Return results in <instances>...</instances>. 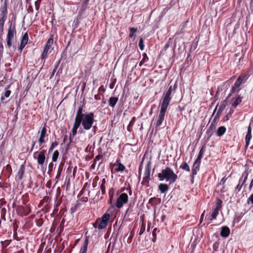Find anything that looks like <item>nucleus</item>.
Wrapping results in <instances>:
<instances>
[{
    "mask_svg": "<svg viewBox=\"0 0 253 253\" xmlns=\"http://www.w3.org/2000/svg\"><path fill=\"white\" fill-rule=\"evenodd\" d=\"M76 114L82 124V126L85 130H89L93 126L95 115L93 112H85L84 105H80L78 108Z\"/></svg>",
    "mask_w": 253,
    "mask_h": 253,
    "instance_id": "1",
    "label": "nucleus"
},
{
    "mask_svg": "<svg viewBox=\"0 0 253 253\" xmlns=\"http://www.w3.org/2000/svg\"><path fill=\"white\" fill-rule=\"evenodd\" d=\"M158 177L160 181H163L166 179L167 182L171 184L176 181L178 176L171 168L166 167L162 170L161 172L158 174Z\"/></svg>",
    "mask_w": 253,
    "mask_h": 253,
    "instance_id": "2",
    "label": "nucleus"
},
{
    "mask_svg": "<svg viewBox=\"0 0 253 253\" xmlns=\"http://www.w3.org/2000/svg\"><path fill=\"white\" fill-rule=\"evenodd\" d=\"M177 88V83L176 81L173 85L169 86L168 90L164 92L162 97V102L161 105L168 107L172 98V95L174 94Z\"/></svg>",
    "mask_w": 253,
    "mask_h": 253,
    "instance_id": "3",
    "label": "nucleus"
},
{
    "mask_svg": "<svg viewBox=\"0 0 253 253\" xmlns=\"http://www.w3.org/2000/svg\"><path fill=\"white\" fill-rule=\"evenodd\" d=\"M53 43V40L52 38H49L46 42V43L44 47L43 52L41 55V58L39 60H41L42 67L45 62L48 55L51 52L52 50V45Z\"/></svg>",
    "mask_w": 253,
    "mask_h": 253,
    "instance_id": "4",
    "label": "nucleus"
},
{
    "mask_svg": "<svg viewBox=\"0 0 253 253\" xmlns=\"http://www.w3.org/2000/svg\"><path fill=\"white\" fill-rule=\"evenodd\" d=\"M46 150L42 149L40 152H35L33 154V158L34 159L37 160L38 165L42 167L45 161Z\"/></svg>",
    "mask_w": 253,
    "mask_h": 253,
    "instance_id": "5",
    "label": "nucleus"
},
{
    "mask_svg": "<svg viewBox=\"0 0 253 253\" xmlns=\"http://www.w3.org/2000/svg\"><path fill=\"white\" fill-rule=\"evenodd\" d=\"M245 79V76H240L237 78V79L236 80V82H235L234 85L232 86L231 89L230 90V92L228 94L226 100L228 99L231 96L232 93L235 92L236 91H239V90H240L239 87L240 86L241 84L243 83Z\"/></svg>",
    "mask_w": 253,
    "mask_h": 253,
    "instance_id": "6",
    "label": "nucleus"
},
{
    "mask_svg": "<svg viewBox=\"0 0 253 253\" xmlns=\"http://www.w3.org/2000/svg\"><path fill=\"white\" fill-rule=\"evenodd\" d=\"M128 201V195L125 193H123L118 197L115 205L116 207L120 209L122 208L125 204H127Z\"/></svg>",
    "mask_w": 253,
    "mask_h": 253,
    "instance_id": "7",
    "label": "nucleus"
},
{
    "mask_svg": "<svg viewBox=\"0 0 253 253\" xmlns=\"http://www.w3.org/2000/svg\"><path fill=\"white\" fill-rule=\"evenodd\" d=\"M168 107L161 105V109L158 116V119L157 121L156 127L157 128L162 125V123L164 121L165 116L167 112Z\"/></svg>",
    "mask_w": 253,
    "mask_h": 253,
    "instance_id": "8",
    "label": "nucleus"
},
{
    "mask_svg": "<svg viewBox=\"0 0 253 253\" xmlns=\"http://www.w3.org/2000/svg\"><path fill=\"white\" fill-rule=\"evenodd\" d=\"M250 170L249 168H246L245 171L243 172V177H244V179L242 181V183L241 184H238L235 188V190L239 192L243 186H244V188L246 187L247 185L246 184V181L247 180L248 175L249 174Z\"/></svg>",
    "mask_w": 253,
    "mask_h": 253,
    "instance_id": "9",
    "label": "nucleus"
},
{
    "mask_svg": "<svg viewBox=\"0 0 253 253\" xmlns=\"http://www.w3.org/2000/svg\"><path fill=\"white\" fill-rule=\"evenodd\" d=\"M81 125L82 124L78 118V116H77V114H76L75 122L71 130L72 136H75L77 134L78 129L80 127Z\"/></svg>",
    "mask_w": 253,
    "mask_h": 253,
    "instance_id": "10",
    "label": "nucleus"
},
{
    "mask_svg": "<svg viewBox=\"0 0 253 253\" xmlns=\"http://www.w3.org/2000/svg\"><path fill=\"white\" fill-rule=\"evenodd\" d=\"M16 29L15 25L12 26V24H10V26L8 29V32L6 37L11 40L14 39V36L16 35Z\"/></svg>",
    "mask_w": 253,
    "mask_h": 253,
    "instance_id": "11",
    "label": "nucleus"
},
{
    "mask_svg": "<svg viewBox=\"0 0 253 253\" xmlns=\"http://www.w3.org/2000/svg\"><path fill=\"white\" fill-rule=\"evenodd\" d=\"M230 233V230L227 226H223L221 228L220 236L223 238H227L229 236Z\"/></svg>",
    "mask_w": 253,
    "mask_h": 253,
    "instance_id": "12",
    "label": "nucleus"
},
{
    "mask_svg": "<svg viewBox=\"0 0 253 253\" xmlns=\"http://www.w3.org/2000/svg\"><path fill=\"white\" fill-rule=\"evenodd\" d=\"M25 167L24 164L20 166L16 175V178L19 180L23 178V174L25 171Z\"/></svg>",
    "mask_w": 253,
    "mask_h": 253,
    "instance_id": "13",
    "label": "nucleus"
},
{
    "mask_svg": "<svg viewBox=\"0 0 253 253\" xmlns=\"http://www.w3.org/2000/svg\"><path fill=\"white\" fill-rule=\"evenodd\" d=\"M151 172V162L149 161L145 167V171L144 173V178H150Z\"/></svg>",
    "mask_w": 253,
    "mask_h": 253,
    "instance_id": "14",
    "label": "nucleus"
},
{
    "mask_svg": "<svg viewBox=\"0 0 253 253\" xmlns=\"http://www.w3.org/2000/svg\"><path fill=\"white\" fill-rule=\"evenodd\" d=\"M89 243V237L86 236L84 246L81 248L79 253H86Z\"/></svg>",
    "mask_w": 253,
    "mask_h": 253,
    "instance_id": "15",
    "label": "nucleus"
},
{
    "mask_svg": "<svg viewBox=\"0 0 253 253\" xmlns=\"http://www.w3.org/2000/svg\"><path fill=\"white\" fill-rule=\"evenodd\" d=\"M7 16L0 15V34H3L4 23L6 20Z\"/></svg>",
    "mask_w": 253,
    "mask_h": 253,
    "instance_id": "16",
    "label": "nucleus"
},
{
    "mask_svg": "<svg viewBox=\"0 0 253 253\" xmlns=\"http://www.w3.org/2000/svg\"><path fill=\"white\" fill-rule=\"evenodd\" d=\"M158 188L161 193H165L169 190V186L167 184L161 183L159 185Z\"/></svg>",
    "mask_w": 253,
    "mask_h": 253,
    "instance_id": "17",
    "label": "nucleus"
},
{
    "mask_svg": "<svg viewBox=\"0 0 253 253\" xmlns=\"http://www.w3.org/2000/svg\"><path fill=\"white\" fill-rule=\"evenodd\" d=\"M119 100L117 97H111L109 100V105L112 108H114Z\"/></svg>",
    "mask_w": 253,
    "mask_h": 253,
    "instance_id": "18",
    "label": "nucleus"
},
{
    "mask_svg": "<svg viewBox=\"0 0 253 253\" xmlns=\"http://www.w3.org/2000/svg\"><path fill=\"white\" fill-rule=\"evenodd\" d=\"M7 1L6 0L4 1L1 7V15H4L7 16Z\"/></svg>",
    "mask_w": 253,
    "mask_h": 253,
    "instance_id": "19",
    "label": "nucleus"
},
{
    "mask_svg": "<svg viewBox=\"0 0 253 253\" xmlns=\"http://www.w3.org/2000/svg\"><path fill=\"white\" fill-rule=\"evenodd\" d=\"M226 128L224 126H221L217 128L216 135L219 137L222 136L226 132Z\"/></svg>",
    "mask_w": 253,
    "mask_h": 253,
    "instance_id": "20",
    "label": "nucleus"
},
{
    "mask_svg": "<svg viewBox=\"0 0 253 253\" xmlns=\"http://www.w3.org/2000/svg\"><path fill=\"white\" fill-rule=\"evenodd\" d=\"M243 97L238 95L236 98L234 99L232 104V107L235 108L241 102Z\"/></svg>",
    "mask_w": 253,
    "mask_h": 253,
    "instance_id": "21",
    "label": "nucleus"
},
{
    "mask_svg": "<svg viewBox=\"0 0 253 253\" xmlns=\"http://www.w3.org/2000/svg\"><path fill=\"white\" fill-rule=\"evenodd\" d=\"M218 211L213 209L211 215L208 217V220L209 221H211L213 219H215L216 218L218 214Z\"/></svg>",
    "mask_w": 253,
    "mask_h": 253,
    "instance_id": "22",
    "label": "nucleus"
},
{
    "mask_svg": "<svg viewBox=\"0 0 253 253\" xmlns=\"http://www.w3.org/2000/svg\"><path fill=\"white\" fill-rule=\"evenodd\" d=\"M200 169V166L198 164H196L193 163L192 168V171L191 173H192V176L193 175H196L198 172V171Z\"/></svg>",
    "mask_w": 253,
    "mask_h": 253,
    "instance_id": "23",
    "label": "nucleus"
},
{
    "mask_svg": "<svg viewBox=\"0 0 253 253\" xmlns=\"http://www.w3.org/2000/svg\"><path fill=\"white\" fill-rule=\"evenodd\" d=\"M217 123V121L213 120L208 130H207V133H208L210 131H211L212 130L214 129L216 127Z\"/></svg>",
    "mask_w": 253,
    "mask_h": 253,
    "instance_id": "24",
    "label": "nucleus"
},
{
    "mask_svg": "<svg viewBox=\"0 0 253 253\" xmlns=\"http://www.w3.org/2000/svg\"><path fill=\"white\" fill-rule=\"evenodd\" d=\"M252 138V134L249 133H247V134L246 135L245 137V141H246V145L245 147L246 148H247L250 144V140Z\"/></svg>",
    "mask_w": 253,
    "mask_h": 253,
    "instance_id": "25",
    "label": "nucleus"
},
{
    "mask_svg": "<svg viewBox=\"0 0 253 253\" xmlns=\"http://www.w3.org/2000/svg\"><path fill=\"white\" fill-rule=\"evenodd\" d=\"M48 136V134H47V130L45 127V126H43L41 129L40 136V137H42V138H45L46 137Z\"/></svg>",
    "mask_w": 253,
    "mask_h": 253,
    "instance_id": "26",
    "label": "nucleus"
},
{
    "mask_svg": "<svg viewBox=\"0 0 253 253\" xmlns=\"http://www.w3.org/2000/svg\"><path fill=\"white\" fill-rule=\"evenodd\" d=\"M151 180L150 178H143V180L141 182V184L142 185L145 186L146 187H148L150 186V180Z\"/></svg>",
    "mask_w": 253,
    "mask_h": 253,
    "instance_id": "27",
    "label": "nucleus"
},
{
    "mask_svg": "<svg viewBox=\"0 0 253 253\" xmlns=\"http://www.w3.org/2000/svg\"><path fill=\"white\" fill-rule=\"evenodd\" d=\"M222 201L220 199H217L215 204V207L213 209L219 211L222 207Z\"/></svg>",
    "mask_w": 253,
    "mask_h": 253,
    "instance_id": "28",
    "label": "nucleus"
},
{
    "mask_svg": "<svg viewBox=\"0 0 253 253\" xmlns=\"http://www.w3.org/2000/svg\"><path fill=\"white\" fill-rule=\"evenodd\" d=\"M205 151H206V146L203 145L199 151L197 158H200L202 159V158L203 157V155L204 154V153L205 152Z\"/></svg>",
    "mask_w": 253,
    "mask_h": 253,
    "instance_id": "29",
    "label": "nucleus"
},
{
    "mask_svg": "<svg viewBox=\"0 0 253 253\" xmlns=\"http://www.w3.org/2000/svg\"><path fill=\"white\" fill-rule=\"evenodd\" d=\"M180 168L187 171H190V167L186 162H184L180 166Z\"/></svg>",
    "mask_w": 253,
    "mask_h": 253,
    "instance_id": "30",
    "label": "nucleus"
},
{
    "mask_svg": "<svg viewBox=\"0 0 253 253\" xmlns=\"http://www.w3.org/2000/svg\"><path fill=\"white\" fill-rule=\"evenodd\" d=\"M46 142L45 138H42V137H40L38 139V142L39 144V146L40 147V150L43 149L42 148L44 147V145H42L43 143H44Z\"/></svg>",
    "mask_w": 253,
    "mask_h": 253,
    "instance_id": "31",
    "label": "nucleus"
},
{
    "mask_svg": "<svg viewBox=\"0 0 253 253\" xmlns=\"http://www.w3.org/2000/svg\"><path fill=\"white\" fill-rule=\"evenodd\" d=\"M59 155V153L58 150H55L52 156V161L53 162H55L57 161V159L58 158Z\"/></svg>",
    "mask_w": 253,
    "mask_h": 253,
    "instance_id": "32",
    "label": "nucleus"
},
{
    "mask_svg": "<svg viewBox=\"0 0 253 253\" xmlns=\"http://www.w3.org/2000/svg\"><path fill=\"white\" fill-rule=\"evenodd\" d=\"M110 214L107 213H105L101 217L102 221L105 222L106 223H107L108 221L110 219Z\"/></svg>",
    "mask_w": 253,
    "mask_h": 253,
    "instance_id": "33",
    "label": "nucleus"
},
{
    "mask_svg": "<svg viewBox=\"0 0 253 253\" xmlns=\"http://www.w3.org/2000/svg\"><path fill=\"white\" fill-rule=\"evenodd\" d=\"M125 169V167L121 163H119L118 166V168L116 169V171L123 172Z\"/></svg>",
    "mask_w": 253,
    "mask_h": 253,
    "instance_id": "34",
    "label": "nucleus"
},
{
    "mask_svg": "<svg viewBox=\"0 0 253 253\" xmlns=\"http://www.w3.org/2000/svg\"><path fill=\"white\" fill-rule=\"evenodd\" d=\"M227 105V101L225 100L219 107L218 110L217 111L219 112H222L224 109L225 108Z\"/></svg>",
    "mask_w": 253,
    "mask_h": 253,
    "instance_id": "35",
    "label": "nucleus"
},
{
    "mask_svg": "<svg viewBox=\"0 0 253 253\" xmlns=\"http://www.w3.org/2000/svg\"><path fill=\"white\" fill-rule=\"evenodd\" d=\"M172 42V38H169L167 42L166 43V44L165 45L164 47V50L165 51H166L168 48L170 46V44H171Z\"/></svg>",
    "mask_w": 253,
    "mask_h": 253,
    "instance_id": "36",
    "label": "nucleus"
},
{
    "mask_svg": "<svg viewBox=\"0 0 253 253\" xmlns=\"http://www.w3.org/2000/svg\"><path fill=\"white\" fill-rule=\"evenodd\" d=\"M107 225V223L104 222L102 220L100 222L97 228L98 229H103L106 228Z\"/></svg>",
    "mask_w": 253,
    "mask_h": 253,
    "instance_id": "37",
    "label": "nucleus"
},
{
    "mask_svg": "<svg viewBox=\"0 0 253 253\" xmlns=\"http://www.w3.org/2000/svg\"><path fill=\"white\" fill-rule=\"evenodd\" d=\"M129 37L132 38L134 36V33L137 31V29L135 28H129Z\"/></svg>",
    "mask_w": 253,
    "mask_h": 253,
    "instance_id": "38",
    "label": "nucleus"
},
{
    "mask_svg": "<svg viewBox=\"0 0 253 253\" xmlns=\"http://www.w3.org/2000/svg\"><path fill=\"white\" fill-rule=\"evenodd\" d=\"M58 143L57 141L52 142L48 150V153H51L54 148L58 145Z\"/></svg>",
    "mask_w": 253,
    "mask_h": 253,
    "instance_id": "39",
    "label": "nucleus"
},
{
    "mask_svg": "<svg viewBox=\"0 0 253 253\" xmlns=\"http://www.w3.org/2000/svg\"><path fill=\"white\" fill-rule=\"evenodd\" d=\"M138 45L139 47V48L141 50H143L144 49V40L143 38H141L139 39Z\"/></svg>",
    "mask_w": 253,
    "mask_h": 253,
    "instance_id": "40",
    "label": "nucleus"
},
{
    "mask_svg": "<svg viewBox=\"0 0 253 253\" xmlns=\"http://www.w3.org/2000/svg\"><path fill=\"white\" fill-rule=\"evenodd\" d=\"M28 39H29L28 35L27 33H25L22 37V39L21 41V42H24V43L27 44L28 42Z\"/></svg>",
    "mask_w": 253,
    "mask_h": 253,
    "instance_id": "41",
    "label": "nucleus"
},
{
    "mask_svg": "<svg viewBox=\"0 0 253 253\" xmlns=\"http://www.w3.org/2000/svg\"><path fill=\"white\" fill-rule=\"evenodd\" d=\"M133 206H134V204H131L130 203L129 205V207L128 208V209L126 210V213H125V214L126 215L128 212H131V211H133Z\"/></svg>",
    "mask_w": 253,
    "mask_h": 253,
    "instance_id": "42",
    "label": "nucleus"
},
{
    "mask_svg": "<svg viewBox=\"0 0 253 253\" xmlns=\"http://www.w3.org/2000/svg\"><path fill=\"white\" fill-rule=\"evenodd\" d=\"M3 34H0V51L2 52L3 49V46L2 42V36Z\"/></svg>",
    "mask_w": 253,
    "mask_h": 253,
    "instance_id": "43",
    "label": "nucleus"
},
{
    "mask_svg": "<svg viewBox=\"0 0 253 253\" xmlns=\"http://www.w3.org/2000/svg\"><path fill=\"white\" fill-rule=\"evenodd\" d=\"M11 41L12 40L6 37V45L8 48H10L11 46Z\"/></svg>",
    "mask_w": 253,
    "mask_h": 253,
    "instance_id": "44",
    "label": "nucleus"
},
{
    "mask_svg": "<svg viewBox=\"0 0 253 253\" xmlns=\"http://www.w3.org/2000/svg\"><path fill=\"white\" fill-rule=\"evenodd\" d=\"M221 114V112L217 111V112L216 113V114L213 120H216V121L218 122V120L219 119L220 116Z\"/></svg>",
    "mask_w": 253,
    "mask_h": 253,
    "instance_id": "45",
    "label": "nucleus"
},
{
    "mask_svg": "<svg viewBox=\"0 0 253 253\" xmlns=\"http://www.w3.org/2000/svg\"><path fill=\"white\" fill-rule=\"evenodd\" d=\"M6 209L5 208H3L1 210V218H3L5 220V214L6 213Z\"/></svg>",
    "mask_w": 253,
    "mask_h": 253,
    "instance_id": "46",
    "label": "nucleus"
},
{
    "mask_svg": "<svg viewBox=\"0 0 253 253\" xmlns=\"http://www.w3.org/2000/svg\"><path fill=\"white\" fill-rule=\"evenodd\" d=\"M100 190L101 191L102 194L104 195L106 193L105 185H100Z\"/></svg>",
    "mask_w": 253,
    "mask_h": 253,
    "instance_id": "47",
    "label": "nucleus"
},
{
    "mask_svg": "<svg viewBox=\"0 0 253 253\" xmlns=\"http://www.w3.org/2000/svg\"><path fill=\"white\" fill-rule=\"evenodd\" d=\"M113 194H114L113 192H111V190H110L109 191V198H110L109 202L111 204L112 203V199H113Z\"/></svg>",
    "mask_w": 253,
    "mask_h": 253,
    "instance_id": "48",
    "label": "nucleus"
},
{
    "mask_svg": "<svg viewBox=\"0 0 253 253\" xmlns=\"http://www.w3.org/2000/svg\"><path fill=\"white\" fill-rule=\"evenodd\" d=\"M248 203L249 204L250 202L253 204V193L250 195L249 198L247 200Z\"/></svg>",
    "mask_w": 253,
    "mask_h": 253,
    "instance_id": "49",
    "label": "nucleus"
},
{
    "mask_svg": "<svg viewBox=\"0 0 253 253\" xmlns=\"http://www.w3.org/2000/svg\"><path fill=\"white\" fill-rule=\"evenodd\" d=\"M26 44H27L26 43H25L24 42H20V45L19 47V50L20 51V52L22 51V50H23V49L24 48V47L25 46V45Z\"/></svg>",
    "mask_w": 253,
    "mask_h": 253,
    "instance_id": "50",
    "label": "nucleus"
},
{
    "mask_svg": "<svg viewBox=\"0 0 253 253\" xmlns=\"http://www.w3.org/2000/svg\"><path fill=\"white\" fill-rule=\"evenodd\" d=\"M26 44H27L26 43H25L24 42H20V45L19 47V50L20 51V52L22 51V50H23V49L24 48V47L25 46V45Z\"/></svg>",
    "mask_w": 253,
    "mask_h": 253,
    "instance_id": "51",
    "label": "nucleus"
},
{
    "mask_svg": "<svg viewBox=\"0 0 253 253\" xmlns=\"http://www.w3.org/2000/svg\"><path fill=\"white\" fill-rule=\"evenodd\" d=\"M26 44H27L26 43H25L24 42H20V45L19 47V50L20 51V52L22 51V50H23V49L24 48V47L25 46V45Z\"/></svg>",
    "mask_w": 253,
    "mask_h": 253,
    "instance_id": "52",
    "label": "nucleus"
},
{
    "mask_svg": "<svg viewBox=\"0 0 253 253\" xmlns=\"http://www.w3.org/2000/svg\"><path fill=\"white\" fill-rule=\"evenodd\" d=\"M102 158V156L99 154L95 156L94 161V162L96 163L97 161H99L101 158Z\"/></svg>",
    "mask_w": 253,
    "mask_h": 253,
    "instance_id": "53",
    "label": "nucleus"
},
{
    "mask_svg": "<svg viewBox=\"0 0 253 253\" xmlns=\"http://www.w3.org/2000/svg\"><path fill=\"white\" fill-rule=\"evenodd\" d=\"M142 56H143V58H142V59L141 60L143 61V62H145L147 60H148V57L146 53H144L142 54Z\"/></svg>",
    "mask_w": 253,
    "mask_h": 253,
    "instance_id": "54",
    "label": "nucleus"
},
{
    "mask_svg": "<svg viewBox=\"0 0 253 253\" xmlns=\"http://www.w3.org/2000/svg\"><path fill=\"white\" fill-rule=\"evenodd\" d=\"M11 94V91L9 90H6L4 93V96L5 97H8Z\"/></svg>",
    "mask_w": 253,
    "mask_h": 253,
    "instance_id": "55",
    "label": "nucleus"
},
{
    "mask_svg": "<svg viewBox=\"0 0 253 253\" xmlns=\"http://www.w3.org/2000/svg\"><path fill=\"white\" fill-rule=\"evenodd\" d=\"M72 132H70V135H69V143L67 144V147H69V146L70 145L71 143L72 142Z\"/></svg>",
    "mask_w": 253,
    "mask_h": 253,
    "instance_id": "56",
    "label": "nucleus"
},
{
    "mask_svg": "<svg viewBox=\"0 0 253 253\" xmlns=\"http://www.w3.org/2000/svg\"><path fill=\"white\" fill-rule=\"evenodd\" d=\"M142 163L140 165L139 169H138V174H139V179L141 177V171H142Z\"/></svg>",
    "mask_w": 253,
    "mask_h": 253,
    "instance_id": "57",
    "label": "nucleus"
},
{
    "mask_svg": "<svg viewBox=\"0 0 253 253\" xmlns=\"http://www.w3.org/2000/svg\"><path fill=\"white\" fill-rule=\"evenodd\" d=\"M201 159L200 158H198L197 157V159L196 160H195V161L194 162V164H198V165H200V164H201Z\"/></svg>",
    "mask_w": 253,
    "mask_h": 253,
    "instance_id": "58",
    "label": "nucleus"
},
{
    "mask_svg": "<svg viewBox=\"0 0 253 253\" xmlns=\"http://www.w3.org/2000/svg\"><path fill=\"white\" fill-rule=\"evenodd\" d=\"M157 228H155L152 231V236L153 237H157L156 231Z\"/></svg>",
    "mask_w": 253,
    "mask_h": 253,
    "instance_id": "59",
    "label": "nucleus"
},
{
    "mask_svg": "<svg viewBox=\"0 0 253 253\" xmlns=\"http://www.w3.org/2000/svg\"><path fill=\"white\" fill-rule=\"evenodd\" d=\"M145 231V227H141L139 231V235H142Z\"/></svg>",
    "mask_w": 253,
    "mask_h": 253,
    "instance_id": "60",
    "label": "nucleus"
},
{
    "mask_svg": "<svg viewBox=\"0 0 253 253\" xmlns=\"http://www.w3.org/2000/svg\"><path fill=\"white\" fill-rule=\"evenodd\" d=\"M60 62V61L59 60L56 63V64L54 65V68L53 70H55L56 71L57 69L58 68V67L59 66Z\"/></svg>",
    "mask_w": 253,
    "mask_h": 253,
    "instance_id": "61",
    "label": "nucleus"
},
{
    "mask_svg": "<svg viewBox=\"0 0 253 253\" xmlns=\"http://www.w3.org/2000/svg\"><path fill=\"white\" fill-rule=\"evenodd\" d=\"M227 179V178H226L225 177H223V178L221 179V181H220V182H221V183H222V184H224L225 183V182H226V181Z\"/></svg>",
    "mask_w": 253,
    "mask_h": 253,
    "instance_id": "62",
    "label": "nucleus"
},
{
    "mask_svg": "<svg viewBox=\"0 0 253 253\" xmlns=\"http://www.w3.org/2000/svg\"><path fill=\"white\" fill-rule=\"evenodd\" d=\"M6 169L8 171L11 170V167L10 165L8 164L6 166Z\"/></svg>",
    "mask_w": 253,
    "mask_h": 253,
    "instance_id": "63",
    "label": "nucleus"
},
{
    "mask_svg": "<svg viewBox=\"0 0 253 253\" xmlns=\"http://www.w3.org/2000/svg\"><path fill=\"white\" fill-rule=\"evenodd\" d=\"M253 178L251 180V182L250 184L249 185V190H251L252 189V188H253Z\"/></svg>",
    "mask_w": 253,
    "mask_h": 253,
    "instance_id": "64",
    "label": "nucleus"
}]
</instances>
